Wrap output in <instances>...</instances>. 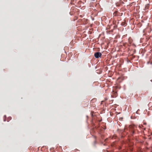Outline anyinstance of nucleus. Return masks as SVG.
<instances>
[{
    "mask_svg": "<svg viewBox=\"0 0 152 152\" xmlns=\"http://www.w3.org/2000/svg\"><path fill=\"white\" fill-rule=\"evenodd\" d=\"M94 55L96 58H98L101 56L102 54L100 52H97L95 53Z\"/></svg>",
    "mask_w": 152,
    "mask_h": 152,
    "instance_id": "nucleus-1",
    "label": "nucleus"
},
{
    "mask_svg": "<svg viewBox=\"0 0 152 152\" xmlns=\"http://www.w3.org/2000/svg\"><path fill=\"white\" fill-rule=\"evenodd\" d=\"M125 24V23L124 22H122L121 23V25L122 26H124Z\"/></svg>",
    "mask_w": 152,
    "mask_h": 152,
    "instance_id": "nucleus-2",
    "label": "nucleus"
},
{
    "mask_svg": "<svg viewBox=\"0 0 152 152\" xmlns=\"http://www.w3.org/2000/svg\"><path fill=\"white\" fill-rule=\"evenodd\" d=\"M6 121V120H5V119H4V121Z\"/></svg>",
    "mask_w": 152,
    "mask_h": 152,
    "instance_id": "nucleus-3",
    "label": "nucleus"
},
{
    "mask_svg": "<svg viewBox=\"0 0 152 152\" xmlns=\"http://www.w3.org/2000/svg\"><path fill=\"white\" fill-rule=\"evenodd\" d=\"M140 127H141V126H139Z\"/></svg>",
    "mask_w": 152,
    "mask_h": 152,
    "instance_id": "nucleus-4",
    "label": "nucleus"
},
{
    "mask_svg": "<svg viewBox=\"0 0 152 152\" xmlns=\"http://www.w3.org/2000/svg\"><path fill=\"white\" fill-rule=\"evenodd\" d=\"M94 0H92V1H94Z\"/></svg>",
    "mask_w": 152,
    "mask_h": 152,
    "instance_id": "nucleus-5",
    "label": "nucleus"
},
{
    "mask_svg": "<svg viewBox=\"0 0 152 152\" xmlns=\"http://www.w3.org/2000/svg\"><path fill=\"white\" fill-rule=\"evenodd\" d=\"M144 124H145V123H144Z\"/></svg>",
    "mask_w": 152,
    "mask_h": 152,
    "instance_id": "nucleus-6",
    "label": "nucleus"
}]
</instances>
